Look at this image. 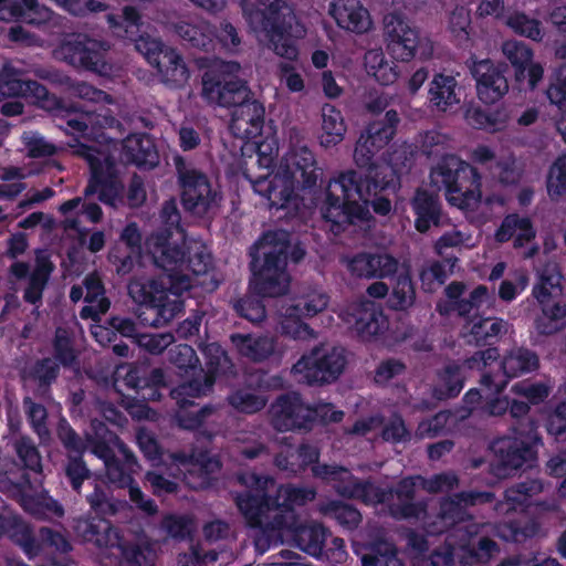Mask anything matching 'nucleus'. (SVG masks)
<instances>
[{"mask_svg":"<svg viewBox=\"0 0 566 566\" xmlns=\"http://www.w3.org/2000/svg\"><path fill=\"white\" fill-rule=\"evenodd\" d=\"M500 552L497 543L488 536H475L470 530L459 538V557L464 566L486 563Z\"/></svg>","mask_w":566,"mask_h":566,"instance_id":"36","label":"nucleus"},{"mask_svg":"<svg viewBox=\"0 0 566 566\" xmlns=\"http://www.w3.org/2000/svg\"><path fill=\"white\" fill-rule=\"evenodd\" d=\"M346 364L344 349L319 344L302 355L293 370L301 374L308 385H324L337 380Z\"/></svg>","mask_w":566,"mask_h":566,"instance_id":"17","label":"nucleus"},{"mask_svg":"<svg viewBox=\"0 0 566 566\" xmlns=\"http://www.w3.org/2000/svg\"><path fill=\"white\" fill-rule=\"evenodd\" d=\"M384 24L387 50L390 55L397 61H411L416 56L420 41L418 30L396 12L386 15Z\"/></svg>","mask_w":566,"mask_h":566,"instance_id":"26","label":"nucleus"},{"mask_svg":"<svg viewBox=\"0 0 566 566\" xmlns=\"http://www.w3.org/2000/svg\"><path fill=\"white\" fill-rule=\"evenodd\" d=\"M176 33L189 46L208 51L212 46V32L206 23L180 21L176 24Z\"/></svg>","mask_w":566,"mask_h":566,"instance_id":"49","label":"nucleus"},{"mask_svg":"<svg viewBox=\"0 0 566 566\" xmlns=\"http://www.w3.org/2000/svg\"><path fill=\"white\" fill-rule=\"evenodd\" d=\"M270 423L279 432L311 431L319 416V409L304 402L296 391L281 394L271 403Z\"/></svg>","mask_w":566,"mask_h":566,"instance_id":"20","label":"nucleus"},{"mask_svg":"<svg viewBox=\"0 0 566 566\" xmlns=\"http://www.w3.org/2000/svg\"><path fill=\"white\" fill-rule=\"evenodd\" d=\"M365 551L360 557L363 566H405L398 557L396 545L386 538L378 537L369 542Z\"/></svg>","mask_w":566,"mask_h":566,"instance_id":"42","label":"nucleus"},{"mask_svg":"<svg viewBox=\"0 0 566 566\" xmlns=\"http://www.w3.org/2000/svg\"><path fill=\"white\" fill-rule=\"evenodd\" d=\"M56 436L61 444L66 451V457H83L86 452L88 444L87 439L84 440L70 424V422L62 417L56 426Z\"/></svg>","mask_w":566,"mask_h":566,"instance_id":"52","label":"nucleus"},{"mask_svg":"<svg viewBox=\"0 0 566 566\" xmlns=\"http://www.w3.org/2000/svg\"><path fill=\"white\" fill-rule=\"evenodd\" d=\"M546 189L551 199L566 196V154L557 157L548 170Z\"/></svg>","mask_w":566,"mask_h":566,"instance_id":"62","label":"nucleus"},{"mask_svg":"<svg viewBox=\"0 0 566 566\" xmlns=\"http://www.w3.org/2000/svg\"><path fill=\"white\" fill-rule=\"evenodd\" d=\"M505 322L497 317H473L463 328L470 326V329L463 333L467 344L476 347L488 346L486 349L478 350L465 359V365L470 369L488 368L500 359L499 348L494 345L500 340L505 332Z\"/></svg>","mask_w":566,"mask_h":566,"instance_id":"19","label":"nucleus"},{"mask_svg":"<svg viewBox=\"0 0 566 566\" xmlns=\"http://www.w3.org/2000/svg\"><path fill=\"white\" fill-rule=\"evenodd\" d=\"M429 106L438 112H447L460 103L458 81L452 75L434 73L427 96Z\"/></svg>","mask_w":566,"mask_h":566,"instance_id":"35","label":"nucleus"},{"mask_svg":"<svg viewBox=\"0 0 566 566\" xmlns=\"http://www.w3.org/2000/svg\"><path fill=\"white\" fill-rule=\"evenodd\" d=\"M416 216L415 227L420 233H426L432 226H439L441 207L436 196L427 190L418 189L411 201Z\"/></svg>","mask_w":566,"mask_h":566,"instance_id":"41","label":"nucleus"},{"mask_svg":"<svg viewBox=\"0 0 566 566\" xmlns=\"http://www.w3.org/2000/svg\"><path fill=\"white\" fill-rule=\"evenodd\" d=\"M129 295L139 305L137 318L144 326L163 327L170 323L180 312L179 302H165V292L156 282H132Z\"/></svg>","mask_w":566,"mask_h":566,"instance_id":"16","label":"nucleus"},{"mask_svg":"<svg viewBox=\"0 0 566 566\" xmlns=\"http://www.w3.org/2000/svg\"><path fill=\"white\" fill-rule=\"evenodd\" d=\"M23 408L27 415L28 422L32 430L38 434L41 442H44L51 438L50 430L48 428V410L39 402H35L30 397L23 399Z\"/></svg>","mask_w":566,"mask_h":566,"instance_id":"56","label":"nucleus"},{"mask_svg":"<svg viewBox=\"0 0 566 566\" xmlns=\"http://www.w3.org/2000/svg\"><path fill=\"white\" fill-rule=\"evenodd\" d=\"M386 170L388 174L375 171L365 176L347 170L329 181L322 216L331 223L334 234H340L348 226L368 221L369 206L376 214L386 217L390 213V199L378 196L382 191L395 190L396 187L394 170Z\"/></svg>","mask_w":566,"mask_h":566,"instance_id":"1","label":"nucleus"},{"mask_svg":"<svg viewBox=\"0 0 566 566\" xmlns=\"http://www.w3.org/2000/svg\"><path fill=\"white\" fill-rule=\"evenodd\" d=\"M124 385L135 395H122V406L136 418H143L148 410V401L160 399V389L166 387V377L161 368L130 366L123 378Z\"/></svg>","mask_w":566,"mask_h":566,"instance_id":"15","label":"nucleus"},{"mask_svg":"<svg viewBox=\"0 0 566 566\" xmlns=\"http://www.w3.org/2000/svg\"><path fill=\"white\" fill-rule=\"evenodd\" d=\"M231 342L239 354L252 361L261 363L270 358L274 352L276 342L273 336L256 334H232Z\"/></svg>","mask_w":566,"mask_h":566,"instance_id":"37","label":"nucleus"},{"mask_svg":"<svg viewBox=\"0 0 566 566\" xmlns=\"http://www.w3.org/2000/svg\"><path fill=\"white\" fill-rule=\"evenodd\" d=\"M75 531L84 542L92 543L98 548H118V566L155 565L156 552L150 545L127 542L120 531L106 518H81L76 522Z\"/></svg>","mask_w":566,"mask_h":566,"instance_id":"10","label":"nucleus"},{"mask_svg":"<svg viewBox=\"0 0 566 566\" xmlns=\"http://www.w3.org/2000/svg\"><path fill=\"white\" fill-rule=\"evenodd\" d=\"M470 520H472V515L453 494V496L440 501L438 513L424 522V531L431 536L447 533V535L453 534L455 538L457 533L462 535L465 530H469V526L463 525V523Z\"/></svg>","mask_w":566,"mask_h":566,"instance_id":"29","label":"nucleus"},{"mask_svg":"<svg viewBox=\"0 0 566 566\" xmlns=\"http://www.w3.org/2000/svg\"><path fill=\"white\" fill-rule=\"evenodd\" d=\"M563 291L560 276L543 273L532 289V296L542 310V316L535 319V328L541 335L555 334L559 322L566 317V302L554 297Z\"/></svg>","mask_w":566,"mask_h":566,"instance_id":"22","label":"nucleus"},{"mask_svg":"<svg viewBox=\"0 0 566 566\" xmlns=\"http://www.w3.org/2000/svg\"><path fill=\"white\" fill-rule=\"evenodd\" d=\"M119 454L120 457H115L104 465L109 482L125 489L135 482L134 474L138 472L140 465L134 452L127 446L120 444Z\"/></svg>","mask_w":566,"mask_h":566,"instance_id":"39","label":"nucleus"},{"mask_svg":"<svg viewBox=\"0 0 566 566\" xmlns=\"http://www.w3.org/2000/svg\"><path fill=\"white\" fill-rule=\"evenodd\" d=\"M329 14L346 31L364 34L373 28L369 11L358 0H338L331 3Z\"/></svg>","mask_w":566,"mask_h":566,"instance_id":"33","label":"nucleus"},{"mask_svg":"<svg viewBox=\"0 0 566 566\" xmlns=\"http://www.w3.org/2000/svg\"><path fill=\"white\" fill-rule=\"evenodd\" d=\"M339 317L361 340L376 338L388 329V318L382 307L373 301L352 303L340 312Z\"/></svg>","mask_w":566,"mask_h":566,"instance_id":"25","label":"nucleus"},{"mask_svg":"<svg viewBox=\"0 0 566 566\" xmlns=\"http://www.w3.org/2000/svg\"><path fill=\"white\" fill-rule=\"evenodd\" d=\"M331 535L328 528L323 524L311 522L286 523V525L265 526L256 536L254 544L255 549L261 554L265 553L270 547L277 546L283 543H291L302 552L319 557L323 555L325 543Z\"/></svg>","mask_w":566,"mask_h":566,"instance_id":"11","label":"nucleus"},{"mask_svg":"<svg viewBox=\"0 0 566 566\" xmlns=\"http://www.w3.org/2000/svg\"><path fill=\"white\" fill-rule=\"evenodd\" d=\"M23 507L38 520H48L51 517H62L64 515L63 506L52 497H29L23 500Z\"/></svg>","mask_w":566,"mask_h":566,"instance_id":"59","label":"nucleus"},{"mask_svg":"<svg viewBox=\"0 0 566 566\" xmlns=\"http://www.w3.org/2000/svg\"><path fill=\"white\" fill-rule=\"evenodd\" d=\"M202 354L206 359V369L200 377H191L189 380H197L201 387L212 390L221 361L227 358V354L218 344H208Z\"/></svg>","mask_w":566,"mask_h":566,"instance_id":"50","label":"nucleus"},{"mask_svg":"<svg viewBox=\"0 0 566 566\" xmlns=\"http://www.w3.org/2000/svg\"><path fill=\"white\" fill-rule=\"evenodd\" d=\"M250 294L238 298L233 303V310L235 313L251 323H261L266 317V310L263 303L264 297H271L270 295H261L252 286V277L249 283Z\"/></svg>","mask_w":566,"mask_h":566,"instance_id":"47","label":"nucleus"},{"mask_svg":"<svg viewBox=\"0 0 566 566\" xmlns=\"http://www.w3.org/2000/svg\"><path fill=\"white\" fill-rule=\"evenodd\" d=\"M506 70V64L494 63L490 59L473 63L471 74L476 83V94L485 105L495 104L509 92Z\"/></svg>","mask_w":566,"mask_h":566,"instance_id":"27","label":"nucleus"},{"mask_svg":"<svg viewBox=\"0 0 566 566\" xmlns=\"http://www.w3.org/2000/svg\"><path fill=\"white\" fill-rule=\"evenodd\" d=\"M240 484L248 490L235 495V504L245 524L251 528L263 531L265 526H281L298 522L300 515L295 506H303L316 497L312 486L281 484L273 494L269 485H274L272 478L255 473H243L238 476Z\"/></svg>","mask_w":566,"mask_h":566,"instance_id":"2","label":"nucleus"},{"mask_svg":"<svg viewBox=\"0 0 566 566\" xmlns=\"http://www.w3.org/2000/svg\"><path fill=\"white\" fill-rule=\"evenodd\" d=\"M312 476L331 486L343 499L384 504L390 495L369 479L360 480L350 469L335 462L315 465L312 468Z\"/></svg>","mask_w":566,"mask_h":566,"instance_id":"13","label":"nucleus"},{"mask_svg":"<svg viewBox=\"0 0 566 566\" xmlns=\"http://www.w3.org/2000/svg\"><path fill=\"white\" fill-rule=\"evenodd\" d=\"M542 444L538 422L521 421L514 428L512 437H501L492 441L490 449L493 459L490 462V472L497 479H505L523 467L532 468L537 460V448Z\"/></svg>","mask_w":566,"mask_h":566,"instance_id":"9","label":"nucleus"},{"mask_svg":"<svg viewBox=\"0 0 566 566\" xmlns=\"http://www.w3.org/2000/svg\"><path fill=\"white\" fill-rule=\"evenodd\" d=\"M174 165L182 209L192 217H206L217 198L208 175L181 155L174 157Z\"/></svg>","mask_w":566,"mask_h":566,"instance_id":"12","label":"nucleus"},{"mask_svg":"<svg viewBox=\"0 0 566 566\" xmlns=\"http://www.w3.org/2000/svg\"><path fill=\"white\" fill-rule=\"evenodd\" d=\"M317 510L326 520L335 522L344 531L357 530L363 521L360 511L352 503L328 499L318 503Z\"/></svg>","mask_w":566,"mask_h":566,"instance_id":"38","label":"nucleus"},{"mask_svg":"<svg viewBox=\"0 0 566 566\" xmlns=\"http://www.w3.org/2000/svg\"><path fill=\"white\" fill-rule=\"evenodd\" d=\"M506 25L514 33L539 42L543 40L544 30L538 19L532 18L524 12H514L506 19Z\"/></svg>","mask_w":566,"mask_h":566,"instance_id":"54","label":"nucleus"},{"mask_svg":"<svg viewBox=\"0 0 566 566\" xmlns=\"http://www.w3.org/2000/svg\"><path fill=\"white\" fill-rule=\"evenodd\" d=\"M90 171L91 176L84 195L86 197L97 195L101 202L114 206L123 190L114 161L109 157L94 160L91 163Z\"/></svg>","mask_w":566,"mask_h":566,"instance_id":"28","label":"nucleus"},{"mask_svg":"<svg viewBox=\"0 0 566 566\" xmlns=\"http://www.w3.org/2000/svg\"><path fill=\"white\" fill-rule=\"evenodd\" d=\"M202 97L232 108L229 128L234 137L250 140L262 135L265 108L253 98L245 81L220 70H207L202 75Z\"/></svg>","mask_w":566,"mask_h":566,"instance_id":"4","label":"nucleus"},{"mask_svg":"<svg viewBox=\"0 0 566 566\" xmlns=\"http://www.w3.org/2000/svg\"><path fill=\"white\" fill-rule=\"evenodd\" d=\"M228 402L239 412L252 415L261 411L266 406L268 398L263 395L239 389L228 397Z\"/></svg>","mask_w":566,"mask_h":566,"instance_id":"61","label":"nucleus"},{"mask_svg":"<svg viewBox=\"0 0 566 566\" xmlns=\"http://www.w3.org/2000/svg\"><path fill=\"white\" fill-rule=\"evenodd\" d=\"M25 75L12 66L0 69V99L21 96L24 90Z\"/></svg>","mask_w":566,"mask_h":566,"instance_id":"63","label":"nucleus"},{"mask_svg":"<svg viewBox=\"0 0 566 566\" xmlns=\"http://www.w3.org/2000/svg\"><path fill=\"white\" fill-rule=\"evenodd\" d=\"M161 81L170 87H181L189 78V70L178 51L168 46L153 64Z\"/></svg>","mask_w":566,"mask_h":566,"instance_id":"40","label":"nucleus"},{"mask_svg":"<svg viewBox=\"0 0 566 566\" xmlns=\"http://www.w3.org/2000/svg\"><path fill=\"white\" fill-rule=\"evenodd\" d=\"M416 302V284L410 272L403 271L396 276L392 291L387 298V305L394 311H407Z\"/></svg>","mask_w":566,"mask_h":566,"instance_id":"45","label":"nucleus"},{"mask_svg":"<svg viewBox=\"0 0 566 566\" xmlns=\"http://www.w3.org/2000/svg\"><path fill=\"white\" fill-rule=\"evenodd\" d=\"M464 386V376L460 365L448 364L438 373V381L432 388V396L438 400L457 397Z\"/></svg>","mask_w":566,"mask_h":566,"instance_id":"43","label":"nucleus"},{"mask_svg":"<svg viewBox=\"0 0 566 566\" xmlns=\"http://www.w3.org/2000/svg\"><path fill=\"white\" fill-rule=\"evenodd\" d=\"M541 360L537 353L525 346H515L505 352L501 360L482 368L480 385L492 394L502 392L510 380L537 371Z\"/></svg>","mask_w":566,"mask_h":566,"instance_id":"14","label":"nucleus"},{"mask_svg":"<svg viewBox=\"0 0 566 566\" xmlns=\"http://www.w3.org/2000/svg\"><path fill=\"white\" fill-rule=\"evenodd\" d=\"M346 269L356 279H385L398 270V261L387 253L358 252L346 261Z\"/></svg>","mask_w":566,"mask_h":566,"instance_id":"30","label":"nucleus"},{"mask_svg":"<svg viewBox=\"0 0 566 566\" xmlns=\"http://www.w3.org/2000/svg\"><path fill=\"white\" fill-rule=\"evenodd\" d=\"M511 391L516 396L524 397L531 405H539L549 397L552 387L544 381L522 380L515 382L511 387Z\"/></svg>","mask_w":566,"mask_h":566,"instance_id":"64","label":"nucleus"},{"mask_svg":"<svg viewBox=\"0 0 566 566\" xmlns=\"http://www.w3.org/2000/svg\"><path fill=\"white\" fill-rule=\"evenodd\" d=\"M8 531L6 527L4 533ZM11 541L20 546L29 558L36 557L41 553V544L35 538L33 530L23 521L14 520L9 528Z\"/></svg>","mask_w":566,"mask_h":566,"instance_id":"51","label":"nucleus"},{"mask_svg":"<svg viewBox=\"0 0 566 566\" xmlns=\"http://www.w3.org/2000/svg\"><path fill=\"white\" fill-rule=\"evenodd\" d=\"M54 270L53 263L46 256H38L33 272L29 276V283L23 292V300L32 305L42 301L43 291L50 275Z\"/></svg>","mask_w":566,"mask_h":566,"instance_id":"44","label":"nucleus"},{"mask_svg":"<svg viewBox=\"0 0 566 566\" xmlns=\"http://www.w3.org/2000/svg\"><path fill=\"white\" fill-rule=\"evenodd\" d=\"M21 96L32 98L35 104L48 111L60 109L62 107V101L35 80L27 78Z\"/></svg>","mask_w":566,"mask_h":566,"instance_id":"60","label":"nucleus"},{"mask_svg":"<svg viewBox=\"0 0 566 566\" xmlns=\"http://www.w3.org/2000/svg\"><path fill=\"white\" fill-rule=\"evenodd\" d=\"M108 50L107 42L92 39L85 34H76L61 46V53L67 64L98 75H106L111 71V66L106 62Z\"/></svg>","mask_w":566,"mask_h":566,"instance_id":"24","label":"nucleus"},{"mask_svg":"<svg viewBox=\"0 0 566 566\" xmlns=\"http://www.w3.org/2000/svg\"><path fill=\"white\" fill-rule=\"evenodd\" d=\"M431 566H464L459 557V541L453 534H448L443 545L434 548L429 556Z\"/></svg>","mask_w":566,"mask_h":566,"instance_id":"57","label":"nucleus"},{"mask_svg":"<svg viewBox=\"0 0 566 566\" xmlns=\"http://www.w3.org/2000/svg\"><path fill=\"white\" fill-rule=\"evenodd\" d=\"M322 135L319 137L321 145L332 147L339 144L344 139L346 125L340 111L334 106L326 104L323 107Z\"/></svg>","mask_w":566,"mask_h":566,"instance_id":"46","label":"nucleus"},{"mask_svg":"<svg viewBox=\"0 0 566 566\" xmlns=\"http://www.w3.org/2000/svg\"><path fill=\"white\" fill-rule=\"evenodd\" d=\"M52 11L38 0H0V20L40 25L50 20Z\"/></svg>","mask_w":566,"mask_h":566,"instance_id":"34","label":"nucleus"},{"mask_svg":"<svg viewBox=\"0 0 566 566\" xmlns=\"http://www.w3.org/2000/svg\"><path fill=\"white\" fill-rule=\"evenodd\" d=\"M543 491V483L537 479H527L521 481L504 492V500L510 509L516 510L517 506L525 505L530 497Z\"/></svg>","mask_w":566,"mask_h":566,"instance_id":"55","label":"nucleus"},{"mask_svg":"<svg viewBox=\"0 0 566 566\" xmlns=\"http://www.w3.org/2000/svg\"><path fill=\"white\" fill-rule=\"evenodd\" d=\"M120 158L143 170H150L159 164L156 143L147 133L128 135L122 143Z\"/></svg>","mask_w":566,"mask_h":566,"instance_id":"32","label":"nucleus"},{"mask_svg":"<svg viewBox=\"0 0 566 566\" xmlns=\"http://www.w3.org/2000/svg\"><path fill=\"white\" fill-rule=\"evenodd\" d=\"M502 51L514 67L516 81L527 80L528 87L534 90L543 78L544 69L539 63H533V50L522 41L509 40L503 43Z\"/></svg>","mask_w":566,"mask_h":566,"instance_id":"31","label":"nucleus"},{"mask_svg":"<svg viewBox=\"0 0 566 566\" xmlns=\"http://www.w3.org/2000/svg\"><path fill=\"white\" fill-rule=\"evenodd\" d=\"M169 273L165 279H150L147 282H156L163 287L165 292V302H179L181 304V312L184 311L182 293L191 287L188 271H168Z\"/></svg>","mask_w":566,"mask_h":566,"instance_id":"48","label":"nucleus"},{"mask_svg":"<svg viewBox=\"0 0 566 566\" xmlns=\"http://www.w3.org/2000/svg\"><path fill=\"white\" fill-rule=\"evenodd\" d=\"M210 390L201 387L197 380H187L172 388L170 396L178 406L175 419L179 428L185 430H198L217 408L211 403L199 406L193 398L206 396Z\"/></svg>","mask_w":566,"mask_h":566,"instance_id":"23","label":"nucleus"},{"mask_svg":"<svg viewBox=\"0 0 566 566\" xmlns=\"http://www.w3.org/2000/svg\"><path fill=\"white\" fill-rule=\"evenodd\" d=\"M431 184L444 190L448 202L461 210L475 208L482 198V177L471 164L454 154L442 155L430 171Z\"/></svg>","mask_w":566,"mask_h":566,"instance_id":"7","label":"nucleus"},{"mask_svg":"<svg viewBox=\"0 0 566 566\" xmlns=\"http://www.w3.org/2000/svg\"><path fill=\"white\" fill-rule=\"evenodd\" d=\"M180 242L172 240L170 229L156 233L150 243V253L157 268L164 271H188L199 276L213 269V256L207 245L188 240L185 230L177 231Z\"/></svg>","mask_w":566,"mask_h":566,"instance_id":"8","label":"nucleus"},{"mask_svg":"<svg viewBox=\"0 0 566 566\" xmlns=\"http://www.w3.org/2000/svg\"><path fill=\"white\" fill-rule=\"evenodd\" d=\"M252 286L261 295L282 296L290 290L287 262L305 256L300 244H292V234L284 229L264 231L249 251Z\"/></svg>","mask_w":566,"mask_h":566,"instance_id":"5","label":"nucleus"},{"mask_svg":"<svg viewBox=\"0 0 566 566\" xmlns=\"http://www.w3.org/2000/svg\"><path fill=\"white\" fill-rule=\"evenodd\" d=\"M329 303L326 293L312 292L294 298L282 313L280 321L281 334L295 340L315 337L314 329L305 322L322 313Z\"/></svg>","mask_w":566,"mask_h":566,"instance_id":"21","label":"nucleus"},{"mask_svg":"<svg viewBox=\"0 0 566 566\" xmlns=\"http://www.w3.org/2000/svg\"><path fill=\"white\" fill-rule=\"evenodd\" d=\"M60 375V365L50 357L36 359L29 369V377L39 388H50Z\"/></svg>","mask_w":566,"mask_h":566,"instance_id":"58","label":"nucleus"},{"mask_svg":"<svg viewBox=\"0 0 566 566\" xmlns=\"http://www.w3.org/2000/svg\"><path fill=\"white\" fill-rule=\"evenodd\" d=\"M470 29V11L464 7H457L449 17V30L460 49L471 48Z\"/></svg>","mask_w":566,"mask_h":566,"instance_id":"53","label":"nucleus"},{"mask_svg":"<svg viewBox=\"0 0 566 566\" xmlns=\"http://www.w3.org/2000/svg\"><path fill=\"white\" fill-rule=\"evenodd\" d=\"M321 168L313 151L306 147L289 151L274 174L251 180L255 193L265 198L270 209L295 214L303 201L297 191L312 192L317 187Z\"/></svg>","mask_w":566,"mask_h":566,"instance_id":"3","label":"nucleus"},{"mask_svg":"<svg viewBox=\"0 0 566 566\" xmlns=\"http://www.w3.org/2000/svg\"><path fill=\"white\" fill-rule=\"evenodd\" d=\"M399 123L398 112L389 109L384 118L373 120L366 126L354 149V160L359 168L367 172L380 171L375 157L392 140Z\"/></svg>","mask_w":566,"mask_h":566,"instance_id":"18","label":"nucleus"},{"mask_svg":"<svg viewBox=\"0 0 566 566\" xmlns=\"http://www.w3.org/2000/svg\"><path fill=\"white\" fill-rule=\"evenodd\" d=\"M258 7L243 8L248 22L263 31L274 53L289 61L296 60L298 49L294 33L298 21L294 9L285 0H255Z\"/></svg>","mask_w":566,"mask_h":566,"instance_id":"6","label":"nucleus"}]
</instances>
